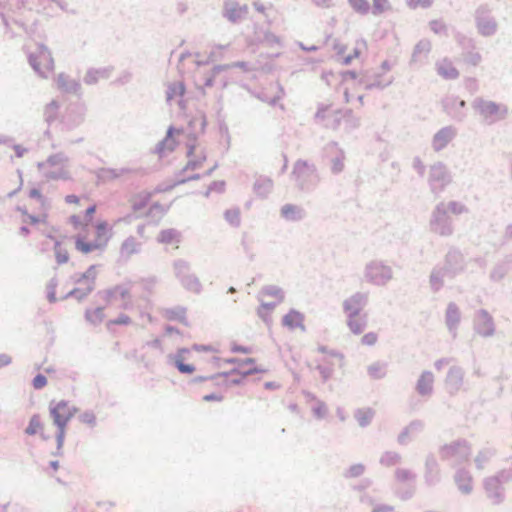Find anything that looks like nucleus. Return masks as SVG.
<instances>
[{
    "instance_id": "nucleus-1",
    "label": "nucleus",
    "mask_w": 512,
    "mask_h": 512,
    "mask_svg": "<svg viewBox=\"0 0 512 512\" xmlns=\"http://www.w3.org/2000/svg\"><path fill=\"white\" fill-rule=\"evenodd\" d=\"M95 240L94 241H86L83 237L77 236L75 237V248L83 253L88 254L95 250H99L104 248L110 237L111 232L109 225L106 221H99L95 226Z\"/></svg>"
},
{
    "instance_id": "nucleus-2",
    "label": "nucleus",
    "mask_w": 512,
    "mask_h": 512,
    "mask_svg": "<svg viewBox=\"0 0 512 512\" xmlns=\"http://www.w3.org/2000/svg\"><path fill=\"white\" fill-rule=\"evenodd\" d=\"M214 165L207 161L205 149L200 145H194L188 152V162L186 170L195 172L196 177L210 173Z\"/></svg>"
},
{
    "instance_id": "nucleus-3",
    "label": "nucleus",
    "mask_w": 512,
    "mask_h": 512,
    "mask_svg": "<svg viewBox=\"0 0 512 512\" xmlns=\"http://www.w3.org/2000/svg\"><path fill=\"white\" fill-rule=\"evenodd\" d=\"M75 409L66 401H60L50 408V414L58 427V445L61 446L65 437V428L73 417Z\"/></svg>"
},
{
    "instance_id": "nucleus-4",
    "label": "nucleus",
    "mask_w": 512,
    "mask_h": 512,
    "mask_svg": "<svg viewBox=\"0 0 512 512\" xmlns=\"http://www.w3.org/2000/svg\"><path fill=\"white\" fill-rule=\"evenodd\" d=\"M33 68L43 77H48L54 71V61L51 53L45 47H39L30 57Z\"/></svg>"
},
{
    "instance_id": "nucleus-5",
    "label": "nucleus",
    "mask_w": 512,
    "mask_h": 512,
    "mask_svg": "<svg viewBox=\"0 0 512 512\" xmlns=\"http://www.w3.org/2000/svg\"><path fill=\"white\" fill-rule=\"evenodd\" d=\"M95 211H96V205L90 203L86 207L85 214L83 217H81L80 215H77V214L72 215L70 217V223L72 224L73 228L75 230H81V229H85L86 227H88L92 221L93 214L95 213Z\"/></svg>"
},
{
    "instance_id": "nucleus-6",
    "label": "nucleus",
    "mask_w": 512,
    "mask_h": 512,
    "mask_svg": "<svg viewBox=\"0 0 512 512\" xmlns=\"http://www.w3.org/2000/svg\"><path fill=\"white\" fill-rule=\"evenodd\" d=\"M362 46H363L362 44L356 43L352 47V49L349 52H347V50H348L347 46L337 45L336 46L337 55L339 56V59L341 60V62L343 64L348 65L353 60H355V59L360 57V55L362 53Z\"/></svg>"
},
{
    "instance_id": "nucleus-7",
    "label": "nucleus",
    "mask_w": 512,
    "mask_h": 512,
    "mask_svg": "<svg viewBox=\"0 0 512 512\" xmlns=\"http://www.w3.org/2000/svg\"><path fill=\"white\" fill-rule=\"evenodd\" d=\"M283 325L289 330H304V315L297 310H290L282 319Z\"/></svg>"
},
{
    "instance_id": "nucleus-8",
    "label": "nucleus",
    "mask_w": 512,
    "mask_h": 512,
    "mask_svg": "<svg viewBox=\"0 0 512 512\" xmlns=\"http://www.w3.org/2000/svg\"><path fill=\"white\" fill-rule=\"evenodd\" d=\"M236 370L243 376L255 373H265L267 371V369H265L262 365H258L253 358H247L238 362Z\"/></svg>"
},
{
    "instance_id": "nucleus-9",
    "label": "nucleus",
    "mask_w": 512,
    "mask_h": 512,
    "mask_svg": "<svg viewBox=\"0 0 512 512\" xmlns=\"http://www.w3.org/2000/svg\"><path fill=\"white\" fill-rule=\"evenodd\" d=\"M97 277V266H90L80 277L76 280V282L83 287L81 288L85 292H90L93 289L95 280Z\"/></svg>"
},
{
    "instance_id": "nucleus-10",
    "label": "nucleus",
    "mask_w": 512,
    "mask_h": 512,
    "mask_svg": "<svg viewBox=\"0 0 512 512\" xmlns=\"http://www.w3.org/2000/svg\"><path fill=\"white\" fill-rule=\"evenodd\" d=\"M248 7L246 5L240 6L236 3H227L225 6V16L232 22L241 20L246 16Z\"/></svg>"
},
{
    "instance_id": "nucleus-11",
    "label": "nucleus",
    "mask_w": 512,
    "mask_h": 512,
    "mask_svg": "<svg viewBox=\"0 0 512 512\" xmlns=\"http://www.w3.org/2000/svg\"><path fill=\"white\" fill-rule=\"evenodd\" d=\"M365 300L364 297L360 294L351 296L344 302V310L350 315L360 314L363 309Z\"/></svg>"
},
{
    "instance_id": "nucleus-12",
    "label": "nucleus",
    "mask_w": 512,
    "mask_h": 512,
    "mask_svg": "<svg viewBox=\"0 0 512 512\" xmlns=\"http://www.w3.org/2000/svg\"><path fill=\"white\" fill-rule=\"evenodd\" d=\"M347 325L354 334H361L366 327V317L360 314L350 315Z\"/></svg>"
},
{
    "instance_id": "nucleus-13",
    "label": "nucleus",
    "mask_w": 512,
    "mask_h": 512,
    "mask_svg": "<svg viewBox=\"0 0 512 512\" xmlns=\"http://www.w3.org/2000/svg\"><path fill=\"white\" fill-rule=\"evenodd\" d=\"M152 194L150 192H141L135 195L132 199V205L135 210L144 208L151 199Z\"/></svg>"
},
{
    "instance_id": "nucleus-14",
    "label": "nucleus",
    "mask_w": 512,
    "mask_h": 512,
    "mask_svg": "<svg viewBox=\"0 0 512 512\" xmlns=\"http://www.w3.org/2000/svg\"><path fill=\"white\" fill-rule=\"evenodd\" d=\"M43 423L41 422L39 415H34L30 419L29 425L26 428V433L28 435H35L42 431Z\"/></svg>"
},
{
    "instance_id": "nucleus-15",
    "label": "nucleus",
    "mask_w": 512,
    "mask_h": 512,
    "mask_svg": "<svg viewBox=\"0 0 512 512\" xmlns=\"http://www.w3.org/2000/svg\"><path fill=\"white\" fill-rule=\"evenodd\" d=\"M139 244L134 238L127 239L121 246V252L125 256H131L138 251Z\"/></svg>"
},
{
    "instance_id": "nucleus-16",
    "label": "nucleus",
    "mask_w": 512,
    "mask_h": 512,
    "mask_svg": "<svg viewBox=\"0 0 512 512\" xmlns=\"http://www.w3.org/2000/svg\"><path fill=\"white\" fill-rule=\"evenodd\" d=\"M193 349L200 354H206L211 360H218V350L212 346L196 345Z\"/></svg>"
},
{
    "instance_id": "nucleus-17",
    "label": "nucleus",
    "mask_w": 512,
    "mask_h": 512,
    "mask_svg": "<svg viewBox=\"0 0 512 512\" xmlns=\"http://www.w3.org/2000/svg\"><path fill=\"white\" fill-rule=\"evenodd\" d=\"M184 350H181L179 352V355L176 357L175 359V365L176 367L178 368V370L181 372V373H184V374H192L194 371H195V367L191 364H185L183 362V359L181 358L180 356V353L183 352Z\"/></svg>"
},
{
    "instance_id": "nucleus-18",
    "label": "nucleus",
    "mask_w": 512,
    "mask_h": 512,
    "mask_svg": "<svg viewBox=\"0 0 512 512\" xmlns=\"http://www.w3.org/2000/svg\"><path fill=\"white\" fill-rule=\"evenodd\" d=\"M439 73L446 78H456L458 71L450 64H442L438 68Z\"/></svg>"
},
{
    "instance_id": "nucleus-19",
    "label": "nucleus",
    "mask_w": 512,
    "mask_h": 512,
    "mask_svg": "<svg viewBox=\"0 0 512 512\" xmlns=\"http://www.w3.org/2000/svg\"><path fill=\"white\" fill-rule=\"evenodd\" d=\"M349 3L358 12L365 13L368 11L369 4L367 0H349Z\"/></svg>"
},
{
    "instance_id": "nucleus-20",
    "label": "nucleus",
    "mask_w": 512,
    "mask_h": 512,
    "mask_svg": "<svg viewBox=\"0 0 512 512\" xmlns=\"http://www.w3.org/2000/svg\"><path fill=\"white\" fill-rule=\"evenodd\" d=\"M378 336L374 332H369L363 335L361 338V343L365 346H373L377 343Z\"/></svg>"
},
{
    "instance_id": "nucleus-21",
    "label": "nucleus",
    "mask_w": 512,
    "mask_h": 512,
    "mask_svg": "<svg viewBox=\"0 0 512 512\" xmlns=\"http://www.w3.org/2000/svg\"><path fill=\"white\" fill-rule=\"evenodd\" d=\"M111 297H117L120 296L123 299H130V292L128 289L117 286L110 292Z\"/></svg>"
},
{
    "instance_id": "nucleus-22",
    "label": "nucleus",
    "mask_w": 512,
    "mask_h": 512,
    "mask_svg": "<svg viewBox=\"0 0 512 512\" xmlns=\"http://www.w3.org/2000/svg\"><path fill=\"white\" fill-rule=\"evenodd\" d=\"M374 10L378 13L384 12L388 8L387 0H373Z\"/></svg>"
},
{
    "instance_id": "nucleus-23",
    "label": "nucleus",
    "mask_w": 512,
    "mask_h": 512,
    "mask_svg": "<svg viewBox=\"0 0 512 512\" xmlns=\"http://www.w3.org/2000/svg\"><path fill=\"white\" fill-rule=\"evenodd\" d=\"M65 201L67 204L77 206V205H81L82 201H88V198L87 197L80 198L76 195H68V196H66Z\"/></svg>"
},
{
    "instance_id": "nucleus-24",
    "label": "nucleus",
    "mask_w": 512,
    "mask_h": 512,
    "mask_svg": "<svg viewBox=\"0 0 512 512\" xmlns=\"http://www.w3.org/2000/svg\"><path fill=\"white\" fill-rule=\"evenodd\" d=\"M46 384L47 379L44 375L39 374L33 379V386L35 389H41L46 386Z\"/></svg>"
},
{
    "instance_id": "nucleus-25",
    "label": "nucleus",
    "mask_w": 512,
    "mask_h": 512,
    "mask_svg": "<svg viewBox=\"0 0 512 512\" xmlns=\"http://www.w3.org/2000/svg\"><path fill=\"white\" fill-rule=\"evenodd\" d=\"M432 3V0H409V5L413 8L417 7H428Z\"/></svg>"
},
{
    "instance_id": "nucleus-26",
    "label": "nucleus",
    "mask_w": 512,
    "mask_h": 512,
    "mask_svg": "<svg viewBox=\"0 0 512 512\" xmlns=\"http://www.w3.org/2000/svg\"><path fill=\"white\" fill-rule=\"evenodd\" d=\"M131 322V319L130 317H128L127 315H122L120 316L119 318L115 319V320H111L109 321V325L111 324H116V325H127Z\"/></svg>"
},
{
    "instance_id": "nucleus-27",
    "label": "nucleus",
    "mask_w": 512,
    "mask_h": 512,
    "mask_svg": "<svg viewBox=\"0 0 512 512\" xmlns=\"http://www.w3.org/2000/svg\"><path fill=\"white\" fill-rule=\"evenodd\" d=\"M343 168H344V163H343L342 159L336 158L333 160V164H332L333 172L338 173V172L342 171Z\"/></svg>"
},
{
    "instance_id": "nucleus-28",
    "label": "nucleus",
    "mask_w": 512,
    "mask_h": 512,
    "mask_svg": "<svg viewBox=\"0 0 512 512\" xmlns=\"http://www.w3.org/2000/svg\"><path fill=\"white\" fill-rule=\"evenodd\" d=\"M29 195L31 198H35L37 200H39L40 204L42 206H45V200L44 198L42 197L41 193L39 190L37 189H32L30 192H29Z\"/></svg>"
},
{
    "instance_id": "nucleus-29",
    "label": "nucleus",
    "mask_w": 512,
    "mask_h": 512,
    "mask_svg": "<svg viewBox=\"0 0 512 512\" xmlns=\"http://www.w3.org/2000/svg\"><path fill=\"white\" fill-rule=\"evenodd\" d=\"M120 175H121V173H117L114 170H110V169L102 170V177L106 178V179L117 178Z\"/></svg>"
},
{
    "instance_id": "nucleus-30",
    "label": "nucleus",
    "mask_w": 512,
    "mask_h": 512,
    "mask_svg": "<svg viewBox=\"0 0 512 512\" xmlns=\"http://www.w3.org/2000/svg\"><path fill=\"white\" fill-rule=\"evenodd\" d=\"M57 261L58 263H65L68 261V253L64 251L63 253L61 251H57L56 253Z\"/></svg>"
},
{
    "instance_id": "nucleus-31",
    "label": "nucleus",
    "mask_w": 512,
    "mask_h": 512,
    "mask_svg": "<svg viewBox=\"0 0 512 512\" xmlns=\"http://www.w3.org/2000/svg\"><path fill=\"white\" fill-rule=\"evenodd\" d=\"M223 397L221 395H218V394H209V395H205L203 397V400L204 401H222Z\"/></svg>"
},
{
    "instance_id": "nucleus-32",
    "label": "nucleus",
    "mask_w": 512,
    "mask_h": 512,
    "mask_svg": "<svg viewBox=\"0 0 512 512\" xmlns=\"http://www.w3.org/2000/svg\"><path fill=\"white\" fill-rule=\"evenodd\" d=\"M232 351L234 352H241V353H244V354H248L251 352V348L249 347H244V346H239V345H234L232 347Z\"/></svg>"
},
{
    "instance_id": "nucleus-33",
    "label": "nucleus",
    "mask_w": 512,
    "mask_h": 512,
    "mask_svg": "<svg viewBox=\"0 0 512 512\" xmlns=\"http://www.w3.org/2000/svg\"><path fill=\"white\" fill-rule=\"evenodd\" d=\"M23 217L26 219H28L31 223H37V222H40L42 219L45 218V215H43V217H35V216H32V215H28L27 213H23Z\"/></svg>"
},
{
    "instance_id": "nucleus-34",
    "label": "nucleus",
    "mask_w": 512,
    "mask_h": 512,
    "mask_svg": "<svg viewBox=\"0 0 512 512\" xmlns=\"http://www.w3.org/2000/svg\"><path fill=\"white\" fill-rule=\"evenodd\" d=\"M264 387H265L266 389H270V390H272V389H278V388H280V384H279L278 382H276V381L266 382V383L264 384Z\"/></svg>"
},
{
    "instance_id": "nucleus-35",
    "label": "nucleus",
    "mask_w": 512,
    "mask_h": 512,
    "mask_svg": "<svg viewBox=\"0 0 512 512\" xmlns=\"http://www.w3.org/2000/svg\"><path fill=\"white\" fill-rule=\"evenodd\" d=\"M11 359L9 356L2 355L0 356V367L8 365L10 363Z\"/></svg>"
},
{
    "instance_id": "nucleus-36",
    "label": "nucleus",
    "mask_w": 512,
    "mask_h": 512,
    "mask_svg": "<svg viewBox=\"0 0 512 512\" xmlns=\"http://www.w3.org/2000/svg\"><path fill=\"white\" fill-rule=\"evenodd\" d=\"M282 212L284 215L288 216L290 213L294 212V208L292 206H285Z\"/></svg>"
},
{
    "instance_id": "nucleus-37",
    "label": "nucleus",
    "mask_w": 512,
    "mask_h": 512,
    "mask_svg": "<svg viewBox=\"0 0 512 512\" xmlns=\"http://www.w3.org/2000/svg\"><path fill=\"white\" fill-rule=\"evenodd\" d=\"M382 66L385 70H389L391 68V64L388 61H384Z\"/></svg>"
},
{
    "instance_id": "nucleus-38",
    "label": "nucleus",
    "mask_w": 512,
    "mask_h": 512,
    "mask_svg": "<svg viewBox=\"0 0 512 512\" xmlns=\"http://www.w3.org/2000/svg\"><path fill=\"white\" fill-rule=\"evenodd\" d=\"M51 466L54 470H57L58 469V462L57 461H52L51 462Z\"/></svg>"
},
{
    "instance_id": "nucleus-39",
    "label": "nucleus",
    "mask_w": 512,
    "mask_h": 512,
    "mask_svg": "<svg viewBox=\"0 0 512 512\" xmlns=\"http://www.w3.org/2000/svg\"><path fill=\"white\" fill-rule=\"evenodd\" d=\"M302 48L304 50H307V51H311V50H315L316 49V47H314V46H312V47H304V46H302Z\"/></svg>"
},
{
    "instance_id": "nucleus-40",
    "label": "nucleus",
    "mask_w": 512,
    "mask_h": 512,
    "mask_svg": "<svg viewBox=\"0 0 512 512\" xmlns=\"http://www.w3.org/2000/svg\"><path fill=\"white\" fill-rule=\"evenodd\" d=\"M174 131H175V130H174L173 128H170V129L168 130V136H172V135H173V133H174Z\"/></svg>"
},
{
    "instance_id": "nucleus-41",
    "label": "nucleus",
    "mask_w": 512,
    "mask_h": 512,
    "mask_svg": "<svg viewBox=\"0 0 512 512\" xmlns=\"http://www.w3.org/2000/svg\"><path fill=\"white\" fill-rule=\"evenodd\" d=\"M421 383H422V381L418 384V387H419V389L423 392V391H424V389L422 388V384H421Z\"/></svg>"
},
{
    "instance_id": "nucleus-42",
    "label": "nucleus",
    "mask_w": 512,
    "mask_h": 512,
    "mask_svg": "<svg viewBox=\"0 0 512 512\" xmlns=\"http://www.w3.org/2000/svg\"><path fill=\"white\" fill-rule=\"evenodd\" d=\"M255 7H256L258 10L262 11V6H258V4H255Z\"/></svg>"
},
{
    "instance_id": "nucleus-43",
    "label": "nucleus",
    "mask_w": 512,
    "mask_h": 512,
    "mask_svg": "<svg viewBox=\"0 0 512 512\" xmlns=\"http://www.w3.org/2000/svg\"><path fill=\"white\" fill-rule=\"evenodd\" d=\"M21 231H22V233H24V234H26V233L28 232L26 228H22V229H21Z\"/></svg>"
},
{
    "instance_id": "nucleus-44",
    "label": "nucleus",
    "mask_w": 512,
    "mask_h": 512,
    "mask_svg": "<svg viewBox=\"0 0 512 512\" xmlns=\"http://www.w3.org/2000/svg\"><path fill=\"white\" fill-rule=\"evenodd\" d=\"M348 74L351 75L352 77H355V74L353 72H349Z\"/></svg>"
},
{
    "instance_id": "nucleus-45",
    "label": "nucleus",
    "mask_w": 512,
    "mask_h": 512,
    "mask_svg": "<svg viewBox=\"0 0 512 512\" xmlns=\"http://www.w3.org/2000/svg\"><path fill=\"white\" fill-rule=\"evenodd\" d=\"M263 307L268 308V309L272 308L271 306H268V305H263Z\"/></svg>"
}]
</instances>
